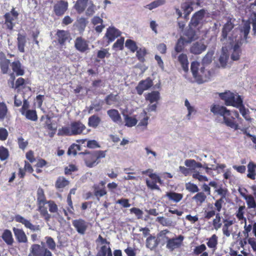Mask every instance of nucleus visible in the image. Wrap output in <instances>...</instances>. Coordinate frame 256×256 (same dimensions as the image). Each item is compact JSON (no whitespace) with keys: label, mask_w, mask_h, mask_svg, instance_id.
<instances>
[{"label":"nucleus","mask_w":256,"mask_h":256,"mask_svg":"<svg viewBox=\"0 0 256 256\" xmlns=\"http://www.w3.org/2000/svg\"><path fill=\"white\" fill-rule=\"evenodd\" d=\"M14 219L16 222L22 224L26 228H28L32 230H40V227L39 226L33 225L29 220L20 215L16 216Z\"/></svg>","instance_id":"nucleus-1"},{"label":"nucleus","mask_w":256,"mask_h":256,"mask_svg":"<svg viewBox=\"0 0 256 256\" xmlns=\"http://www.w3.org/2000/svg\"><path fill=\"white\" fill-rule=\"evenodd\" d=\"M10 62V60L6 58L5 54L0 52V68L3 74L8 72Z\"/></svg>","instance_id":"nucleus-2"},{"label":"nucleus","mask_w":256,"mask_h":256,"mask_svg":"<svg viewBox=\"0 0 256 256\" xmlns=\"http://www.w3.org/2000/svg\"><path fill=\"white\" fill-rule=\"evenodd\" d=\"M13 232L16 240L19 242H26L28 241L26 234L23 230L14 228Z\"/></svg>","instance_id":"nucleus-3"},{"label":"nucleus","mask_w":256,"mask_h":256,"mask_svg":"<svg viewBox=\"0 0 256 256\" xmlns=\"http://www.w3.org/2000/svg\"><path fill=\"white\" fill-rule=\"evenodd\" d=\"M46 248L41 247L39 244H34L30 248V253L28 256H42Z\"/></svg>","instance_id":"nucleus-4"},{"label":"nucleus","mask_w":256,"mask_h":256,"mask_svg":"<svg viewBox=\"0 0 256 256\" xmlns=\"http://www.w3.org/2000/svg\"><path fill=\"white\" fill-rule=\"evenodd\" d=\"M17 40L18 50L21 52H24V46L26 42V36L19 34L18 36Z\"/></svg>","instance_id":"nucleus-5"},{"label":"nucleus","mask_w":256,"mask_h":256,"mask_svg":"<svg viewBox=\"0 0 256 256\" xmlns=\"http://www.w3.org/2000/svg\"><path fill=\"white\" fill-rule=\"evenodd\" d=\"M2 240L8 245H12L14 242V238L12 232L8 230H5L2 236Z\"/></svg>","instance_id":"nucleus-6"},{"label":"nucleus","mask_w":256,"mask_h":256,"mask_svg":"<svg viewBox=\"0 0 256 256\" xmlns=\"http://www.w3.org/2000/svg\"><path fill=\"white\" fill-rule=\"evenodd\" d=\"M36 194L38 204H46L48 201L46 200L43 189L39 188L38 189Z\"/></svg>","instance_id":"nucleus-7"},{"label":"nucleus","mask_w":256,"mask_h":256,"mask_svg":"<svg viewBox=\"0 0 256 256\" xmlns=\"http://www.w3.org/2000/svg\"><path fill=\"white\" fill-rule=\"evenodd\" d=\"M5 18V24H6L7 28L10 30L14 28V24L13 22V21L16 20V18H14L12 16L11 14L6 13L4 15Z\"/></svg>","instance_id":"nucleus-8"},{"label":"nucleus","mask_w":256,"mask_h":256,"mask_svg":"<svg viewBox=\"0 0 256 256\" xmlns=\"http://www.w3.org/2000/svg\"><path fill=\"white\" fill-rule=\"evenodd\" d=\"M13 71L18 76H22L24 74V70L21 68V64L18 60L14 62L12 64Z\"/></svg>","instance_id":"nucleus-9"},{"label":"nucleus","mask_w":256,"mask_h":256,"mask_svg":"<svg viewBox=\"0 0 256 256\" xmlns=\"http://www.w3.org/2000/svg\"><path fill=\"white\" fill-rule=\"evenodd\" d=\"M26 118L32 121H36L37 120V115L36 114V112L34 110H28L25 111V112L24 114Z\"/></svg>","instance_id":"nucleus-10"},{"label":"nucleus","mask_w":256,"mask_h":256,"mask_svg":"<svg viewBox=\"0 0 256 256\" xmlns=\"http://www.w3.org/2000/svg\"><path fill=\"white\" fill-rule=\"evenodd\" d=\"M46 204H38V210L46 220H48L50 218V215L47 210V208L44 206Z\"/></svg>","instance_id":"nucleus-11"},{"label":"nucleus","mask_w":256,"mask_h":256,"mask_svg":"<svg viewBox=\"0 0 256 256\" xmlns=\"http://www.w3.org/2000/svg\"><path fill=\"white\" fill-rule=\"evenodd\" d=\"M54 12L56 15H62L64 12V2L61 1L57 3L54 6Z\"/></svg>","instance_id":"nucleus-12"},{"label":"nucleus","mask_w":256,"mask_h":256,"mask_svg":"<svg viewBox=\"0 0 256 256\" xmlns=\"http://www.w3.org/2000/svg\"><path fill=\"white\" fill-rule=\"evenodd\" d=\"M8 150L3 147H0V159L1 160H4L7 159L8 157Z\"/></svg>","instance_id":"nucleus-13"},{"label":"nucleus","mask_w":256,"mask_h":256,"mask_svg":"<svg viewBox=\"0 0 256 256\" xmlns=\"http://www.w3.org/2000/svg\"><path fill=\"white\" fill-rule=\"evenodd\" d=\"M8 112L7 107L4 102H0V119L5 118Z\"/></svg>","instance_id":"nucleus-14"},{"label":"nucleus","mask_w":256,"mask_h":256,"mask_svg":"<svg viewBox=\"0 0 256 256\" xmlns=\"http://www.w3.org/2000/svg\"><path fill=\"white\" fill-rule=\"evenodd\" d=\"M56 186L58 190H63L64 188V177L60 176L58 178L56 183Z\"/></svg>","instance_id":"nucleus-15"},{"label":"nucleus","mask_w":256,"mask_h":256,"mask_svg":"<svg viewBox=\"0 0 256 256\" xmlns=\"http://www.w3.org/2000/svg\"><path fill=\"white\" fill-rule=\"evenodd\" d=\"M46 243L48 248L51 250H54L56 248V243L51 237H46Z\"/></svg>","instance_id":"nucleus-16"},{"label":"nucleus","mask_w":256,"mask_h":256,"mask_svg":"<svg viewBox=\"0 0 256 256\" xmlns=\"http://www.w3.org/2000/svg\"><path fill=\"white\" fill-rule=\"evenodd\" d=\"M46 204H48L49 211L51 212H55L58 210L56 204L52 201H48Z\"/></svg>","instance_id":"nucleus-17"},{"label":"nucleus","mask_w":256,"mask_h":256,"mask_svg":"<svg viewBox=\"0 0 256 256\" xmlns=\"http://www.w3.org/2000/svg\"><path fill=\"white\" fill-rule=\"evenodd\" d=\"M8 136V132L6 129L0 128V140H4L6 139Z\"/></svg>","instance_id":"nucleus-18"},{"label":"nucleus","mask_w":256,"mask_h":256,"mask_svg":"<svg viewBox=\"0 0 256 256\" xmlns=\"http://www.w3.org/2000/svg\"><path fill=\"white\" fill-rule=\"evenodd\" d=\"M18 144L19 147L21 149L24 150L26 147L28 143L26 141H24L23 138H18Z\"/></svg>","instance_id":"nucleus-19"},{"label":"nucleus","mask_w":256,"mask_h":256,"mask_svg":"<svg viewBox=\"0 0 256 256\" xmlns=\"http://www.w3.org/2000/svg\"><path fill=\"white\" fill-rule=\"evenodd\" d=\"M23 99L21 95H16L14 97V105L16 106H20L22 104Z\"/></svg>","instance_id":"nucleus-20"},{"label":"nucleus","mask_w":256,"mask_h":256,"mask_svg":"<svg viewBox=\"0 0 256 256\" xmlns=\"http://www.w3.org/2000/svg\"><path fill=\"white\" fill-rule=\"evenodd\" d=\"M58 41L60 44H63L64 42V32L63 30H59L57 32Z\"/></svg>","instance_id":"nucleus-21"},{"label":"nucleus","mask_w":256,"mask_h":256,"mask_svg":"<svg viewBox=\"0 0 256 256\" xmlns=\"http://www.w3.org/2000/svg\"><path fill=\"white\" fill-rule=\"evenodd\" d=\"M26 158L30 162H33L36 160L34 158V152L32 150H30L26 152Z\"/></svg>","instance_id":"nucleus-22"},{"label":"nucleus","mask_w":256,"mask_h":256,"mask_svg":"<svg viewBox=\"0 0 256 256\" xmlns=\"http://www.w3.org/2000/svg\"><path fill=\"white\" fill-rule=\"evenodd\" d=\"M23 101L24 104L20 110L22 114H24L25 112V111L28 110V108H29V104L28 102L25 99H23Z\"/></svg>","instance_id":"nucleus-23"},{"label":"nucleus","mask_w":256,"mask_h":256,"mask_svg":"<svg viewBox=\"0 0 256 256\" xmlns=\"http://www.w3.org/2000/svg\"><path fill=\"white\" fill-rule=\"evenodd\" d=\"M24 84V80L22 78H18L16 82L15 88H19Z\"/></svg>","instance_id":"nucleus-24"},{"label":"nucleus","mask_w":256,"mask_h":256,"mask_svg":"<svg viewBox=\"0 0 256 256\" xmlns=\"http://www.w3.org/2000/svg\"><path fill=\"white\" fill-rule=\"evenodd\" d=\"M24 170L30 172H32L34 170L31 165L26 162H25Z\"/></svg>","instance_id":"nucleus-25"},{"label":"nucleus","mask_w":256,"mask_h":256,"mask_svg":"<svg viewBox=\"0 0 256 256\" xmlns=\"http://www.w3.org/2000/svg\"><path fill=\"white\" fill-rule=\"evenodd\" d=\"M46 164V160L42 159H40L38 162L36 166L38 168H42Z\"/></svg>","instance_id":"nucleus-26"},{"label":"nucleus","mask_w":256,"mask_h":256,"mask_svg":"<svg viewBox=\"0 0 256 256\" xmlns=\"http://www.w3.org/2000/svg\"><path fill=\"white\" fill-rule=\"evenodd\" d=\"M43 97H44V96L40 94V95L38 96L36 98V100L38 104V106H40L42 104Z\"/></svg>","instance_id":"nucleus-27"},{"label":"nucleus","mask_w":256,"mask_h":256,"mask_svg":"<svg viewBox=\"0 0 256 256\" xmlns=\"http://www.w3.org/2000/svg\"><path fill=\"white\" fill-rule=\"evenodd\" d=\"M14 74H10V80L11 81L10 82V84L12 88H15L16 84H14Z\"/></svg>","instance_id":"nucleus-28"},{"label":"nucleus","mask_w":256,"mask_h":256,"mask_svg":"<svg viewBox=\"0 0 256 256\" xmlns=\"http://www.w3.org/2000/svg\"><path fill=\"white\" fill-rule=\"evenodd\" d=\"M8 14H11L12 16L14 18H18V12L14 10V8H12V10L9 12H8Z\"/></svg>","instance_id":"nucleus-29"},{"label":"nucleus","mask_w":256,"mask_h":256,"mask_svg":"<svg viewBox=\"0 0 256 256\" xmlns=\"http://www.w3.org/2000/svg\"><path fill=\"white\" fill-rule=\"evenodd\" d=\"M42 256H52V252L47 248L44 250Z\"/></svg>","instance_id":"nucleus-30"},{"label":"nucleus","mask_w":256,"mask_h":256,"mask_svg":"<svg viewBox=\"0 0 256 256\" xmlns=\"http://www.w3.org/2000/svg\"><path fill=\"white\" fill-rule=\"evenodd\" d=\"M46 128L48 129L52 130H55L56 129V127L54 126H53V124H47Z\"/></svg>","instance_id":"nucleus-31"},{"label":"nucleus","mask_w":256,"mask_h":256,"mask_svg":"<svg viewBox=\"0 0 256 256\" xmlns=\"http://www.w3.org/2000/svg\"><path fill=\"white\" fill-rule=\"evenodd\" d=\"M64 154V152L63 150H58V156H61L63 155Z\"/></svg>","instance_id":"nucleus-32"},{"label":"nucleus","mask_w":256,"mask_h":256,"mask_svg":"<svg viewBox=\"0 0 256 256\" xmlns=\"http://www.w3.org/2000/svg\"><path fill=\"white\" fill-rule=\"evenodd\" d=\"M20 177L22 178L24 176V172L21 169L20 170Z\"/></svg>","instance_id":"nucleus-33"},{"label":"nucleus","mask_w":256,"mask_h":256,"mask_svg":"<svg viewBox=\"0 0 256 256\" xmlns=\"http://www.w3.org/2000/svg\"><path fill=\"white\" fill-rule=\"evenodd\" d=\"M31 236H32V240L34 241L36 240V239L37 238V236L36 234H32Z\"/></svg>","instance_id":"nucleus-34"},{"label":"nucleus","mask_w":256,"mask_h":256,"mask_svg":"<svg viewBox=\"0 0 256 256\" xmlns=\"http://www.w3.org/2000/svg\"><path fill=\"white\" fill-rule=\"evenodd\" d=\"M15 178L14 174H13L12 176L10 178L9 182H12Z\"/></svg>","instance_id":"nucleus-35"},{"label":"nucleus","mask_w":256,"mask_h":256,"mask_svg":"<svg viewBox=\"0 0 256 256\" xmlns=\"http://www.w3.org/2000/svg\"><path fill=\"white\" fill-rule=\"evenodd\" d=\"M35 42L36 44H38V42L37 40H35Z\"/></svg>","instance_id":"nucleus-36"},{"label":"nucleus","mask_w":256,"mask_h":256,"mask_svg":"<svg viewBox=\"0 0 256 256\" xmlns=\"http://www.w3.org/2000/svg\"><path fill=\"white\" fill-rule=\"evenodd\" d=\"M41 170H37V172H40Z\"/></svg>","instance_id":"nucleus-37"}]
</instances>
